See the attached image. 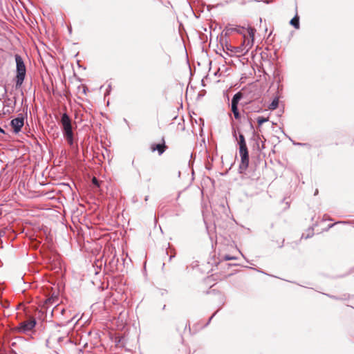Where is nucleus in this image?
I'll return each mask as SVG.
<instances>
[{
  "label": "nucleus",
  "instance_id": "7ed1b4c3",
  "mask_svg": "<svg viewBox=\"0 0 354 354\" xmlns=\"http://www.w3.org/2000/svg\"><path fill=\"white\" fill-rule=\"evenodd\" d=\"M36 320L34 317L21 322L15 328V331L19 333L28 334L32 332L36 326Z\"/></svg>",
  "mask_w": 354,
  "mask_h": 354
},
{
  "label": "nucleus",
  "instance_id": "a211bd4d",
  "mask_svg": "<svg viewBox=\"0 0 354 354\" xmlns=\"http://www.w3.org/2000/svg\"><path fill=\"white\" fill-rule=\"evenodd\" d=\"M237 144H238L239 147L247 145L245 140H238Z\"/></svg>",
  "mask_w": 354,
  "mask_h": 354
},
{
  "label": "nucleus",
  "instance_id": "ddd939ff",
  "mask_svg": "<svg viewBox=\"0 0 354 354\" xmlns=\"http://www.w3.org/2000/svg\"><path fill=\"white\" fill-rule=\"evenodd\" d=\"M279 104V100L277 98H274L272 102L269 104L268 109L270 110H274L277 108Z\"/></svg>",
  "mask_w": 354,
  "mask_h": 354
},
{
  "label": "nucleus",
  "instance_id": "20e7f679",
  "mask_svg": "<svg viewBox=\"0 0 354 354\" xmlns=\"http://www.w3.org/2000/svg\"><path fill=\"white\" fill-rule=\"evenodd\" d=\"M24 125V118L22 114H19L16 118H14L10 121V126L13 129V132L16 134L21 131Z\"/></svg>",
  "mask_w": 354,
  "mask_h": 354
},
{
  "label": "nucleus",
  "instance_id": "412c9836",
  "mask_svg": "<svg viewBox=\"0 0 354 354\" xmlns=\"http://www.w3.org/2000/svg\"><path fill=\"white\" fill-rule=\"evenodd\" d=\"M93 183L94 184H97V179H96L95 178H93Z\"/></svg>",
  "mask_w": 354,
  "mask_h": 354
},
{
  "label": "nucleus",
  "instance_id": "6ab92c4d",
  "mask_svg": "<svg viewBox=\"0 0 354 354\" xmlns=\"http://www.w3.org/2000/svg\"><path fill=\"white\" fill-rule=\"evenodd\" d=\"M232 136L236 140H238V137H237V134H236V131L234 128H233V130H232Z\"/></svg>",
  "mask_w": 354,
  "mask_h": 354
},
{
  "label": "nucleus",
  "instance_id": "0eeeda50",
  "mask_svg": "<svg viewBox=\"0 0 354 354\" xmlns=\"http://www.w3.org/2000/svg\"><path fill=\"white\" fill-rule=\"evenodd\" d=\"M241 156V162L239 165L240 172H243L247 170L249 165V153H241L239 154Z\"/></svg>",
  "mask_w": 354,
  "mask_h": 354
},
{
  "label": "nucleus",
  "instance_id": "9b49d317",
  "mask_svg": "<svg viewBox=\"0 0 354 354\" xmlns=\"http://www.w3.org/2000/svg\"><path fill=\"white\" fill-rule=\"evenodd\" d=\"M245 29L243 27H236L227 28V32H236L239 34L244 35Z\"/></svg>",
  "mask_w": 354,
  "mask_h": 354
},
{
  "label": "nucleus",
  "instance_id": "f03ea898",
  "mask_svg": "<svg viewBox=\"0 0 354 354\" xmlns=\"http://www.w3.org/2000/svg\"><path fill=\"white\" fill-rule=\"evenodd\" d=\"M15 59L16 62V88H19L21 86L24 81L26 73V68L24 60L19 55L16 54L15 55Z\"/></svg>",
  "mask_w": 354,
  "mask_h": 354
},
{
  "label": "nucleus",
  "instance_id": "b1692460",
  "mask_svg": "<svg viewBox=\"0 0 354 354\" xmlns=\"http://www.w3.org/2000/svg\"><path fill=\"white\" fill-rule=\"evenodd\" d=\"M174 257V255H171V256L169 257V261H171V259H172Z\"/></svg>",
  "mask_w": 354,
  "mask_h": 354
},
{
  "label": "nucleus",
  "instance_id": "39448f33",
  "mask_svg": "<svg viewBox=\"0 0 354 354\" xmlns=\"http://www.w3.org/2000/svg\"><path fill=\"white\" fill-rule=\"evenodd\" d=\"M63 136L68 144L73 147L74 144V134L72 129L71 123L62 128Z\"/></svg>",
  "mask_w": 354,
  "mask_h": 354
},
{
  "label": "nucleus",
  "instance_id": "f257e3e1",
  "mask_svg": "<svg viewBox=\"0 0 354 354\" xmlns=\"http://www.w3.org/2000/svg\"><path fill=\"white\" fill-rule=\"evenodd\" d=\"M247 32L249 37L245 35V33L243 35V41L242 44L235 48L236 53H239L243 55H245L248 51L252 48L254 45V37L255 33V29L252 27H248L247 29Z\"/></svg>",
  "mask_w": 354,
  "mask_h": 354
},
{
  "label": "nucleus",
  "instance_id": "6e6552de",
  "mask_svg": "<svg viewBox=\"0 0 354 354\" xmlns=\"http://www.w3.org/2000/svg\"><path fill=\"white\" fill-rule=\"evenodd\" d=\"M71 123V120L69 118V116L68 115V114L66 113H63L62 115V118H61V124H62V128L68 125Z\"/></svg>",
  "mask_w": 354,
  "mask_h": 354
},
{
  "label": "nucleus",
  "instance_id": "aec40b11",
  "mask_svg": "<svg viewBox=\"0 0 354 354\" xmlns=\"http://www.w3.org/2000/svg\"><path fill=\"white\" fill-rule=\"evenodd\" d=\"M237 141L238 140H245V137L242 134V133H239V136H238V140H236Z\"/></svg>",
  "mask_w": 354,
  "mask_h": 354
},
{
  "label": "nucleus",
  "instance_id": "2eb2a0df",
  "mask_svg": "<svg viewBox=\"0 0 354 354\" xmlns=\"http://www.w3.org/2000/svg\"><path fill=\"white\" fill-rule=\"evenodd\" d=\"M239 154L248 153L247 145L239 147Z\"/></svg>",
  "mask_w": 354,
  "mask_h": 354
},
{
  "label": "nucleus",
  "instance_id": "4be33fe9",
  "mask_svg": "<svg viewBox=\"0 0 354 354\" xmlns=\"http://www.w3.org/2000/svg\"><path fill=\"white\" fill-rule=\"evenodd\" d=\"M0 133H5V131L1 127H0Z\"/></svg>",
  "mask_w": 354,
  "mask_h": 354
},
{
  "label": "nucleus",
  "instance_id": "423d86ee",
  "mask_svg": "<svg viewBox=\"0 0 354 354\" xmlns=\"http://www.w3.org/2000/svg\"><path fill=\"white\" fill-rule=\"evenodd\" d=\"M162 143L159 144L152 143L150 146L151 151L153 152L157 151L158 155H162L167 148V147L165 145L164 138H162Z\"/></svg>",
  "mask_w": 354,
  "mask_h": 354
},
{
  "label": "nucleus",
  "instance_id": "dca6fc26",
  "mask_svg": "<svg viewBox=\"0 0 354 354\" xmlns=\"http://www.w3.org/2000/svg\"><path fill=\"white\" fill-rule=\"evenodd\" d=\"M9 101H10V99L7 98L6 100L5 101V102H6V106H10L11 109H12V111H13L14 109H15V104H16V100L14 101L12 105H11V104L9 102Z\"/></svg>",
  "mask_w": 354,
  "mask_h": 354
},
{
  "label": "nucleus",
  "instance_id": "9d476101",
  "mask_svg": "<svg viewBox=\"0 0 354 354\" xmlns=\"http://www.w3.org/2000/svg\"><path fill=\"white\" fill-rule=\"evenodd\" d=\"M290 24L294 26L296 29H298L299 28V18L296 15L290 21Z\"/></svg>",
  "mask_w": 354,
  "mask_h": 354
},
{
  "label": "nucleus",
  "instance_id": "1a4fd4ad",
  "mask_svg": "<svg viewBox=\"0 0 354 354\" xmlns=\"http://www.w3.org/2000/svg\"><path fill=\"white\" fill-rule=\"evenodd\" d=\"M243 95L241 92L236 93L232 99V105H238L239 102L242 99Z\"/></svg>",
  "mask_w": 354,
  "mask_h": 354
},
{
  "label": "nucleus",
  "instance_id": "f3484780",
  "mask_svg": "<svg viewBox=\"0 0 354 354\" xmlns=\"http://www.w3.org/2000/svg\"><path fill=\"white\" fill-rule=\"evenodd\" d=\"M222 259L225 261H229V260H235V259H236V257L230 256L228 254H225L222 257Z\"/></svg>",
  "mask_w": 354,
  "mask_h": 354
},
{
  "label": "nucleus",
  "instance_id": "4468645a",
  "mask_svg": "<svg viewBox=\"0 0 354 354\" xmlns=\"http://www.w3.org/2000/svg\"><path fill=\"white\" fill-rule=\"evenodd\" d=\"M257 120L258 124L259 126H261L264 122H268L269 120V118H264V117H262V116H259V117L257 118Z\"/></svg>",
  "mask_w": 354,
  "mask_h": 354
},
{
  "label": "nucleus",
  "instance_id": "5701e85b",
  "mask_svg": "<svg viewBox=\"0 0 354 354\" xmlns=\"http://www.w3.org/2000/svg\"><path fill=\"white\" fill-rule=\"evenodd\" d=\"M6 93H7V89H6V88H4V94H3V95H6Z\"/></svg>",
  "mask_w": 354,
  "mask_h": 354
},
{
  "label": "nucleus",
  "instance_id": "f8f14e48",
  "mask_svg": "<svg viewBox=\"0 0 354 354\" xmlns=\"http://www.w3.org/2000/svg\"><path fill=\"white\" fill-rule=\"evenodd\" d=\"M237 106L238 105L231 104L232 111L233 112L234 116L236 120L240 118V113L239 112Z\"/></svg>",
  "mask_w": 354,
  "mask_h": 354
}]
</instances>
